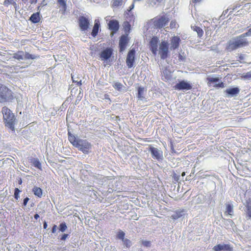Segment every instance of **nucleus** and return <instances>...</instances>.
Masks as SVG:
<instances>
[{
    "instance_id": "nucleus-55",
    "label": "nucleus",
    "mask_w": 251,
    "mask_h": 251,
    "mask_svg": "<svg viewBox=\"0 0 251 251\" xmlns=\"http://www.w3.org/2000/svg\"><path fill=\"white\" fill-rule=\"evenodd\" d=\"M9 3L13 4L14 5L16 6L17 3L14 1V0H7Z\"/></svg>"
},
{
    "instance_id": "nucleus-12",
    "label": "nucleus",
    "mask_w": 251,
    "mask_h": 251,
    "mask_svg": "<svg viewBox=\"0 0 251 251\" xmlns=\"http://www.w3.org/2000/svg\"><path fill=\"white\" fill-rule=\"evenodd\" d=\"M240 92V89L237 87H230L226 89L224 93L226 97H236Z\"/></svg>"
},
{
    "instance_id": "nucleus-45",
    "label": "nucleus",
    "mask_w": 251,
    "mask_h": 251,
    "mask_svg": "<svg viewBox=\"0 0 251 251\" xmlns=\"http://www.w3.org/2000/svg\"><path fill=\"white\" fill-rule=\"evenodd\" d=\"M68 237L69 234L64 233L61 235L60 237V240L61 241H65L66 239L68 238Z\"/></svg>"
},
{
    "instance_id": "nucleus-14",
    "label": "nucleus",
    "mask_w": 251,
    "mask_h": 251,
    "mask_svg": "<svg viewBox=\"0 0 251 251\" xmlns=\"http://www.w3.org/2000/svg\"><path fill=\"white\" fill-rule=\"evenodd\" d=\"M108 25L109 29L114 33H116L119 29V23L116 20H110L108 23Z\"/></svg>"
},
{
    "instance_id": "nucleus-46",
    "label": "nucleus",
    "mask_w": 251,
    "mask_h": 251,
    "mask_svg": "<svg viewBox=\"0 0 251 251\" xmlns=\"http://www.w3.org/2000/svg\"><path fill=\"white\" fill-rule=\"evenodd\" d=\"M72 78L73 81L75 83H76L78 86H80V85H81V80L80 81H77V80H75L74 75H72Z\"/></svg>"
},
{
    "instance_id": "nucleus-62",
    "label": "nucleus",
    "mask_w": 251,
    "mask_h": 251,
    "mask_svg": "<svg viewBox=\"0 0 251 251\" xmlns=\"http://www.w3.org/2000/svg\"><path fill=\"white\" fill-rule=\"evenodd\" d=\"M37 2V0H31L30 3L31 4L36 3Z\"/></svg>"
},
{
    "instance_id": "nucleus-3",
    "label": "nucleus",
    "mask_w": 251,
    "mask_h": 251,
    "mask_svg": "<svg viewBox=\"0 0 251 251\" xmlns=\"http://www.w3.org/2000/svg\"><path fill=\"white\" fill-rule=\"evenodd\" d=\"M84 154H88L92 149V145L87 140L78 139V143L75 147Z\"/></svg>"
},
{
    "instance_id": "nucleus-36",
    "label": "nucleus",
    "mask_w": 251,
    "mask_h": 251,
    "mask_svg": "<svg viewBox=\"0 0 251 251\" xmlns=\"http://www.w3.org/2000/svg\"><path fill=\"white\" fill-rule=\"evenodd\" d=\"M125 233L122 230H119L116 235V238L119 240H122L125 238Z\"/></svg>"
},
{
    "instance_id": "nucleus-20",
    "label": "nucleus",
    "mask_w": 251,
    "mask_h": 251,
    "mask_svg": "<svg viewBox=\"0 0 251 251\" xmlns=\"http://www.w3.org/2000/svg\"><path fill=\"white\" fill-rule=\"evenodd\" d=\"M41 18L40 12L33 13L29 18V20L33 24H37L40 22Z\"/></svg>"
},
{
    "instance_id": "nucleus-28",
    "label": "nucleus",
    "mask_w": 251,
    "mask_h": 251,
    "mask_svg": "<svg viewBox=\"0 0 251 251\" xmlns=\"http://www.w3.org/2000/svg\"><path fill=\"white\" fill-rule=\"evenodd\" d=\"M12 57L15 59H17L18 60H24V51H18L17 53H14L13 54Z\"/></svg>"
},
{
    "instance_id": "nucleus-16",
    "label": "nucleus",
    "mask_w": 251,
    "mask_h": 251,
    "mask_svg": "<svg viewBox=\"0 0 251 251\" xmlns=\"http://www.w3.org/2000/svg\"><path fill=\"white\" fill-rule=\"evenodd\" d=\"M112 85L113 87L114 88L115 90L122 92H126V86H124L122 83L121 82L114 81L112 83Z\"/></svg>"
},
{
    "instance_id": "nucleus-19",
    "label": "nucleus",
    "mask_w": 251,
    "mask_h": 251,
    "mask_svg": "<svg viewBox=\"0 0 251 251\" xmlns=\"http://www.w3.org/2000/svg\"><path fill=\"white\" fill-rule=\"evenodd\" d=\"M67 0H57V3L60 8L59 11L64 14L67 9Z\"/></svg>"
},
{
    "instance_id": "nucleus-1",
    "label": "nucleus",
    "mask_w": 251,
    "mask_h": 251,
    "mask_svg": "<svg viewBox=\"0 0 251 251\" xmlns=\"http://www.w3.org/2000/svg\"><path fill=\"white\" fill-rule=\"evenodd\" d=\"M3 121L6 127L12 131H15V125L16 124V119L12 112L6 107L2 108Z\"/></svg>"
},
{
    "instance_id": "nucleus-22",
    "label": "nucleus",
    "mask_w": 251,
    "mask_h": 251,
    "mask_svg": "<svg viewBox=\"0 0 251 251\" xmlns=\"http://www.w3.org/2000/svg\"><path fill=\"white\" fill-rule=\"evenodd\" d=\"M100 27V22L99 19L95 20L94 25L91 32V35L93 37H95L99 32V28Z\"/></svg>"
},
{
    "instance_id": "nucleus-54",
    "label": "nucleus",
    "mask_w": 251,
    "mask_h": 251,
    "mask_svg": "<svg viewBox=\"0 0 251 251\" xmlns=\"http://www.w3.org/2000/svg\"><path fill=\"white\" fill-rule=\"evenodd\" d=\"M103 99L107 100L109 101H111L110 99L109 98V95L107 94H106L104 95Z\"/></svg>"
},
{
    "instance_id": "nucleus-40",
    "label": "nucleus",
    "mask_w": 251,
    "mask_h": 251,
    "mask_svg": "<svg viewBox=\"0 0 251 251\" xmlns=\"http://www.w3.org/2000/svg\"><path fill=\"white\" fill-rule=\"evenodd\" d=\"M47 5V2L45 0H43L37 7V10L38 12H40L43 7Z\"/></svg>"
},
{
    "instance_id": "nucleus-35",
    "label": "nucleus",
    "mask_w": 251,
    "mask_h": 251,
    "mask_svg": "<svg viewBox=\"0 0 251 251\" xmlns=\"http://www.w3.org/2000/svg\"><path fill=\"white\" fill-rule=\"evenodd\" d=\"M122 241L123 245L127 248H130L132 245L131 241L127 238H125L123 240H122Z\"/></svg>"
},
{
    "instance_id": "nucleus-58",
    "label": "nucleus",
    "mask_w": 251,
    "mask_h": 251,
    "mask_svg": "<svg viewBox=\"0 0 251 251\" xmlns=\"http://www.w3.org/2000/svg\"><path fill=\"white\" fill-rule=\"evenodd\" d=\"M162 0H151V2L156 4V2H160Z\"/></svg>"
},
{
    "instance_id": "nucleus-27",
    "label": "nucleus",
    "mask_w": 251,
    "mask_h": 251,
    "mask_svg": "<svg viewBox=\"0 0 251 251\" xmlns=\"http://www.w3.org/2000/svg\"><path fill=\"white\" fill-rule=\"evenodd\" d=\"M184 210L177 211L171 216V218L174 220H177L184 216Z\"/></svg>"
},
{
    "instance_id": "nucleus-23",
    "label": "nucleus",
    "mask_w": 251,
    "mask_h": 251,
    "mask_svg": "<svg viewBox=\"0 0 251 251\" xmlns=\"http://www.w3.org/2000/svg\"><path fill=\"white\" fill-rule=\"evenodd\" d=\"M146 90L144 87L139 86L138 87L137 98L140 100H143L145 98V95Z\"/></svg>"
},
{
    "instance_id": "nucleus-31",
    "label": "nucleus",
    "mask_w": 251,
    "mask_h": 251,
    "mask_svg": "<svg viewBox=\"0 0 251 251\" xmlns=\"http://www.w3.org/2000/svg\"><path fill=\"white\" fill-rule=\"evenodd\" d=\"M37 56L30 54L27 52H26L25 54L24 53V60L35 59L37 58Z\"/></svg>"
},
{
    "instance_id": "nucleus-11",
    "label": "nucleus",
    "mask_w": 251,
    "mask_h": 251,
    "mask_svg": "<svg viewBox=\"0 0 251 251\" xmlns=\"http://www.w3.org/2000/svg\"><path fill=\"white\" fill-rule=\"evenodd\" d=\"M158 41V37L154 36L151 39L149 43L150 49L154 55L157 54Z\"/></svg>"
},
{
    "instance_id": "nucleus-64",
    "label": "nucleus",
    "mask_w": 251,
    "mask_h": 251,
    "mask_svg": "<svg viewBox=\"0 0 251 251\" xmlns=\"http://www.w3.org/2000/svg\"><path fill=\"white\" fill-rule=\"evenodd\" d=\"M18 183L19 184H21L22 183V180L21 178H20L19 181H18Z\"/></svg>"
},
{
    "instance_id": "nucleus-6",
    "label": "nucleus",
    "mask_w": 251,
    "mask_h": 251,
    "mask_svg": "<svg viewBox=\"0 0 251 251\" xmlns=\"http://www.w3.org/2000/svg\"><path fill=\"white\" fill-rule=\"evenodd\" d=\"M149 151L153 159H156L158 161H162L163 160V154L161 150L154 147L150 146Z\"/></svg>"
},
{
    "instance_id": "nucleus-51",
    "label": "nucleus",
    "mask_w": 251,
    "mask_h": 251,
    "mask_svg": "<svg viewBox=\"0 0 251 251\" xmlns=\"http://www.w3.org/2000/svg\"><path fill=\"white\" fill-rule=\"evenodd\" d=\"M243 39H246V37L247 36H250L249 35H248V33L247 32H245L244 33H243L241 35H239Z\"/></svg>"
},
{
    "instance_id": "nucleus-49",
    "label": "nucleus",
    "mask_w": 251,
    "mask_h": 251,
    "mask_svg": "<svg viewBox=\"0 0 251 251\" xmlns=\"http://www.w3.org/2000/svg\"><path fill=\"white\" fill-rule=\"evenodd\" d=\"M176 22L172 21L170 23V26L171 28H176Z\"/></svg>"
},
{
    "instance_id": "nucleus-48",
    "label": "nucleus",
    "mask_w": 251,
    "mask_h": 251,
    "mask_svg": "<svg viewBox=\"0 0 251 251\" xmlns=\"http://www.w3.org/2000/svg\"><path fill=\"white\" fill-rule=\"evenodd\" d=\"M29 199L28 197H26L23 200V206H25L26 205L28 201H29Z\"/></svg>"
},
{
    "instance_id": "nucleus-21",
    "label": "nucleus",
    "mask_w": 251,
    "mask_h": 251,
    "mask_svg": "<svg viewBox=\"0 0 251 251\" xmlns=\"http://www.w3.org/2000/svg\"><path fill=\"white\" fill-rule=\"evenodd\" d=\"M127 44V40L126 37L125 36H122L119 41V48L120 52H122L125 50Z\"/></svg>"
},
{
    "instance_id": "nucleus-37",
    "label": "nucleus",
    "mask_w": 251,
    "mask_h": 251,
    "mask_svg": "<svg viewBox=\"0 0 251 251\" xmlns=\"http://www.w3.org/2000/svg\"><path fill=\"white\" fill-rule=\"evenodd\" d=\"M67 226L65 222H62L60 224L58 227V229L60 231L63 232L67 229Z\"/></svg>"
},
{
    "instance_id": "nucleus-7",
    "label": "nucleus",
    "mask_w": 251,
    "mask_h": 251,
    "mask_svg": "<svg viewBox=\"0 0 251 251\" xmlns=\"http://www.w3.org/2000/svg\"><path fill=\"white\" fill-rule=\"evenodd\" d=\"M192 88V86L189 82L184 80L179 81L175 86V89L177 90H181L184 92L190 90Z\"/></svg>"
},
{
    "instance_id": "nucleus-33",
    "label": "nucleus",
    "mask_w": 251,
    "mask_h": 251,
    "mask_svg": "<svg viewBox=\"0 0 251 251\" xmlns=\"http://www.w3.org/2000/svg\"><path fill=\"white\" fill-rule=\"evenodd\" d=\"M245 206L246 208V212L247 213L248 216L251 218V203L250 201H247L246 204H245Z\"/></svg>"
},
{
    "instance_id": "nucleus-52",
    "label": "nucleus",
    "mask_w": 251,
    "mask_h": 251,
    "mask_svg": "<svg viewBox=\"0 0 251 251\" xmlns=\"http://www.w3.org/2000/svg\"><path fill=\"white\" fill-rule=\"evenodd\" d=\"M56 229H57V226L55 225H54L52 227L51 232L52 233H54L56 231Z\"/></svg>"
},
{
    "instance_id": "nucleus-26",
    "label": "nucleus",
    "mask_w": 251,
    "mask_h": 251,
    "mask_svg": "<svg viewBox=\"0 0 251 251\" xmlns=\"http://www.w3.org/2000/svg\"><path fill=\"white\" fill-rule=\"evenodd\" d=\"M30 162L32 164V165L34 167L39 169L40 170H42V165L41 163L39 161V159L37 158H32L30 159Z\"/></svg>"
},
{
    "instance_id": "nucleus-60",
    "label": "nucleus",
    "mask_w": 251,
    "mask_h": 251,
    "mask_svg": "<svg viewBox=\"0 0 251 251\" xmlns=\"http://www.w3.org/2000/svg\"><path fill=\"white\" fill-rule=\"evenodd\" d=\"M239 58L240 60H243L244 59V55L242 54H240Z\"/></svg>"
},
{
    "instance_id": "nucleus-30",
    "label": "nucleus",
    "mask_w": 251,
    "mask_h": 251,
    "mask_svg": "<svg viewBox=\"0 0 251 251\" xmlns=\"http://www.w3.org/2000/svg\"><path fill=\"white\" fill-rule=\"evenodd\" d=\"M191 28L194 31L197 32L199 37H201L203 35V32L201 27L194 25L191 26Z\"/></svg>"
},
{
    "instance_id": "nucleus-50",
    "label": "nucleus",
    "mask_w": 251,
    "mask_h": 251,
    "mask_svg": "<svg viewBox=\"0 0 251 251\" xmlns=\"http://www.w3.org/2000/svg\"><path fill=\"white\" fill-rule=\"evenodd\" d=\"M179 177H180L179 176L177 175L176 174H174L173 178L175 181H178V180L179 179Z\"/></svg>"
},
{
    "instance_id": "nucleus-29",
    "label": "nucleus",
    "mask_w": 251,
    "mask_h": 251,
    "mask_svg": "<svg viewBox=\"0 0 251 251\" xmlns=\"http://www.w3.org/2000/svg\"><path fill=\"white\" fill-rule=\"evenodd\" d=\"M32 192L35 196L39 198H41L42 196V190L39 187H34L32 189Z\"/></svg>"
},
{
    "instance_id": "nucleus-9",
    "label": "nucleus",
    "mask_w": 251,
    "mask_h": 251,
    "mask_svg": "<svg viewBox=\"0 0 251 251\" xmlns=\"http://www.w3.org/2000/svg\"><path fill=\"white\" fill-rule=\"evenodd\" d=\"M135 50L134 49L130 50L127 53L126 63L128 68H131L133 66L135 62Z\"/></svg>"
},
{
    "instance_id": "nucleus-57",
    "label": "nucleus",
    "mask_w": 251,
    "mask_h": 251,
    "mask_svg": "<svg viewBox=\"0 0 251 251\" xmlns=\"http://www.w3.org/2000/svg\"><path fill=\"white\" fill-rule=\"evenodd\" d=\"M47 226H48L47 223L46 221H44V222L43 223V228L44 229H46L47 228Z\"/></svg>"
},
{
    "instance_id": "nucleus-32",
    "label": "nucleus",
    "mask_w": 251,
    "mask_h": 251,
    "mask_svg": "<svg viewBox=\"0 0 251 251\" xmlns=\"http://www.w3.org/2000/svg\"><path fill=\"white\" fill-rule=\"evenodd\" d=\"M123 26L124 28L125 32H129L131 25L129 24V22H128L127 21H125L123 23Z\"/></svg>"
},
{
    "instance_id": "nucleus-61",
    "label": "nucleus",
    "mask_w": 251,
    "mask_h": 251,
    "mask_svg": "<svg viewBox=\"0 0 251 251\" xmlns=\"http://www.w3.org/2000/svg\"><path fill=\"white\" fill-rule=\"evenodd\" d=\"M35 219L37 220L39 218V215L38 214H35L34 216Z\"/></svg>"
},
{
    "instance_id": "nucleus-8",
    "label": "nucleus",
    "mask_w": 251,
    "mask_h": 251,
    "mask_svg": "<svg viewBox=\"0 0 251 251\" xmlns=\"http://www.w3.org/2000/svg\"><path fill=\"white\" fill-rule=\"evenodd\" d=\"M78 25L81 31L87 30L90 25V21L88 18L81 16L78 19Z\"/></svg>"
},
{
    "instance_id": "nucleus-4",
    "label": "nucleus",
    "mask_w": 251,
    "mask_h": 251,
    "mask_svg": "<svg viewBox=\"0 0 251 251\" xmlns=\"http://www.w3.org/2000/svg\"><path fill=\"white\" fill-rule=\"evenodd\" d=\"M169 53V44L166 41H162L159 44V54L162 59H165L168 56Z\"/></svg>"
},
{
    "instance_id": "nucleus-24",
    "label": "nucleus",
    "mask_w": 251,
    "mask_h": 251,
    "mask_svg": "<svg viewBox=\"0 0 251 251\" xmlns=\"http://www.w3.org/2000/svg\"><path fill=\"white\" fill-rule=\"evenodd\" d=\"M68 134L69 141L74 147H75L78 143L79 139H76L74 135L72 134L71 132L69 131H68Z\"/></svg>"
},
{
    "instance_id": "nucleus-38",
    "label": "nucleus",
    "mask_w": 251,
    "mask_h": 251,
    "mask_svg": "<svg viewBox=\"0 0 251 251\" xmlns=\"http://www.w3.org/2000/svg\"><path fill=\"white\" fill-rule=\"evenodd\" d=\"M21 192V191L18 188H15L14 189V197L17 201H18V200L20 198L19 194Z\"/></svg>"
},
{
    "instance_id": "nucleus-13",
    "label": "nucleus",
    "mask_w": 251,
    "mask_h": 251,
    "mask_svg": "<svg viewBox=\"0 0 251 251\" xmlns=\"http://www.w3.org/2000/svg\"><path fill=\"white\" fill-rule=\"evenodd\" d=\"M214 251H232V248L229 244H218L213 248Z\"/></svg>"
},
{
    "instance_id": "nucleus-59",
    "label": "nucleus",
    "mask_w": 251,
    "mask_h": 251,
    "mask_svg": "<svg viewBox=\"0 0 251 251\" xmlns=\"http://www.w3.org/2000/svg\"><path fill=\"white\" fill-rule=\"evenodd\" d=\"M227 221L231 225L234 224L232 220L230 219L227 220Z\"/></svg>"
},
{
    "instance_id": "nucleus-17",
    "label": "nucleus",
    "mask_w": 251,
    "mask_h": 251,
    "mask_svg": "<svg viewBox=\"0 0 251 251\" xmlns=\"http://www.w3.org/2000/svg\"><path fill=\"white\" fill-rule=\"evenodd\" d=\"M234 39L236 42V43L238 44L240 48L249 45V42L247 39H243L240 36H238L234 38Z\"/></svg>"
},
{
    "instance_id": "nucleus-34",
    "label": "nucleus",
    "mask_w": 251,
    "mask_h": 251,
    "mask_svg": "<svg viewBox=\"0 0 251 251\" xmlns=\"http://www.w3.org/2000/svg\"><path fill=\"white\" fill-rule=\"evenodd\" d=\"M162 75L165 77V79H168L170 77L171 72L167 68H165L162 71Z\"/></svg>"
},
{
    "instance_id": "nucleus-53",
    "label": "nucleus",
    "mask_w": 251,
    "mask_h": 251,
    "mask_svg": "<svg viewBox=\"0 0 251 251\" xmlns=\"http://www.w3.org/2000/svg\"><path fill=\"white\" fill-rule=\"evenodd\" d=\"M185 58L180 54H179L178 55V60L180 61H184Z\"/></svg>"
},
{
    "instance_id": "nucleus-10",
    "label": "nucleus",
    "mask_w": 251,
    "mask_h": 251,
    "mask_svg": "<svg viewBox=\"0 0 251 251\" xmlns=\"http://www.w3.org/2000/svg\"><path fill=\"white\" fill-rule=\"evenodd\" d=\"M113 54V50L110 48H106L100 53V58L101 60L107 61L110 59Z\"/></svg>"
},
{
    "instance_id": "nucleus-2",
    "label": "nucleus",
    "mask_w": 251,
    "mask_h": 251,
    "mask_svg": "<svg viewBox=\"0 0 251 251\" xmlns=\"http://www.w3.org/2000/svg\"><path fill=\"white\" fill-rule=\"evenodd\" d=\"M13 99L14 96L12 91L1 84L0 87V103L11 101Z\"/></svg>"
},
{
    "instance_id": "nucleus-42",
    "label": "nucleus",
    "mask_w": 251,
    "mask_h": 251,
    "mask_svg": "<svg viewBox=\"0 0 251 251\" xmlns=\"http://www.w3.org/2000/svg\"><path fill=\"white\" fill-rule=\"evenodd\" d=\"M141 244L143 246L146 247H150L151 245V243L150 241L142 240L141 241Z\"/></svg>"
},
{
    "instance_id": "nucleus-15",
    "label": "nucleus",
    "mask_w": 251,
    "mask_h": 251,
    "mask_svg": "<svg viewBox=\"0 0 251 251\" xmlns=\"http://www.w3.org/2000/svg\"><path fill=\"white\" fill-rule=\"evenodd\" d=\"M239 48H240V47L238 44L236 43V42L234 38L229 40L227 43L226 50H227L228 51H232Z\"/></svg>"
},
{
    "instance_id": "nucleus-43",
    "label": "nucleus",
    "mask_w": 251,
    "mask_h": 251,
    "mask_svg": "<svg viewBox=\"0 0 251 251\" xmlns=\"http://www.w3.org/2000/svg\"><path fill=\"white\" fill-rule=\"evenodd\" d=\"M213 86L216 88H224L225 87V84L223 82H221L219 83H215Z\"/></svg>"
},
{
    "instance_id": "nucleus-41",
    "label": "nucleus",
    "mask_w": 251,
    "mask_h": 251,
    "mask_svg": "<svg viewBox=\"0 0 251 251\" xmlns=\"http://www.w3.org/2000/svg\"><path fill=\"white\" fill-rule=\"evenodd\" d=\"M123 4V0H113V5L114 6H119Z\"/></svg>"
},
{
    "instance_id": "nucleus-39",
    "label": "nucleus",
    "mask_w": 251,
    "mask_h": 251,
    "mask_svg": "<svg viewBox=\"0 0 251 251\" xmlns=\"http://www.w3.org/2000/svg\"><path fill=\"white\" fill-rule=\"evenodd\" d=\"M207 80L208 81V83H216L219 82L220 79L218 77H208Z\"/></svg>"
},
{
    "instance_id": "nucleus-25",
    "label": "nucleus",
    "mask_w": 251,
    "mask_h": 251,
    "mask_svg": "<svg viewBox=\"0 0 251 251\" xmlns=\"http://www.w3.org/2000/svg\"><path fill=\"white\" fill-rule=\"evenodd\" d=\"M226 209L225 211L226 214H227L231 217L233 215V206L232 204L227 203L226 204Z\"/></svg>"
},
{
    "instance_id": "nucleus-47",
    "label": "nucleus",
    "mask_w": 251,
    "mask_h": 251,
    "mask_svg": "<svg viewBox=\"0 0 251 251\" xmlns=\"http://www.w3.org/2000/svg\"><path fill=\"white\" fill-rule=\"evenodd\" d=\"M134 2H133L132 4L129 6V9L127 10L128 13H126L127 15H129L130 14V11L134 8Z\"/></svg>"
},
{
    "instance_id": "nucleus-18",
    "label": "nucleus",
    "mask_w": 251,
    "mask_h": 251,
    "mask_svg": "<svg viewBox=\"0 0 251 251\" xmlns=\"http://www.w3.org/2000/svg\"><path fill=\"white\" fill-rule=\"evenodd\" d=\"M180 42V38L178 36H174L171 40V49L176 50L179 47Z\"/></svg>"
},
{
    "instance_id": "nucleus-63",
    "label": "nucleus",
    "mask_w": 251,
    "mask_h": 251,
    "mask_svg": "<svg viewBox=\"0 0 251 251\" xmlns=\"http://www.w3.org/2000/svg\"><path fill=\"white\" fill-rule=\"evenodd\" d=\"M247 33H248V35L250 36H251V28H250L248 31H247Z\"/></svg>"
},
{
    "instance_id": "nucleus-56",
    "label": "nucleus",
    "mask_w": 251,
    "mask_h": 251,
    "mask_svg": "<svg viewBox=\"0 0 251 251\" xmlns=\"http://www.w3.org/2000/svg\"><path fill=\"white\" fill-rule=\"evenodd\" d=\"M250 4H251V3H246L245 4L244 7L246 8V9H249L250 8Z\"/></svg>"
},
{
    "instance_id": "nucleus-5",
    "label": "nucleus",
    "mask_w": 251,
    "mask_h": 251,
    "mask_svg": "<svg viewBox=\"0 0 251 251\" xmlns=\"http://www.w3.org/2000/svg\"><path fill=\"white\" fill-rule=\"evenodd\" d=\"M169 21V19L166 16H162L153 19V25L156 28H161L165 26Z\"/></svg>"
},
{
    "instance_id": "nucleus-44",
    "label": "nucleus",
    "mask_w": 251,
    "mask_h": 251,
    "mask_svg": "<svg viewBox=\"0 0 251 251\" xmlns=\"http://www.w3.org/2000/svg\"><path fill=\"white\" fill-rule=\"evenodd\" d=\"M243 77L246 79H251V71L247 73Z\"/></svg>"
}]
</instances>
